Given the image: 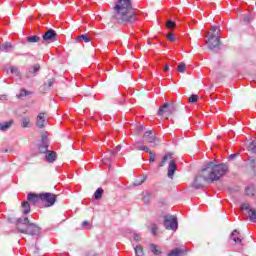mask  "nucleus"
I'll list each match as a JSON object with an SVG mask.
<instances>
[{
  "label": "nucleus",
  "mask_w": 256,
  "mask_h": 256,
  "mask_svg": "<svg viewBox=\"0 0 256 256\" xmlns=\"http://www.w3.org/2000/svg\"><path fill=\"white\" fill-rule=\"evenodd\" d=\"M229 173V166L225 163L215 164V162H209L204 169H202L201 175L196 176L192 187L194 189H203V181L207 183H215L222 177H225Z\"/></svg>",
  "instance_id": "obj_1"
},
{
  "label": "nucleus",
  "mask_w": 256,
  "mask_h": 256,
  "mask_svg": "<svg viewBox=\"0 0 256 256\" xmlns=\"http://www.w3.org/2000/svg\"><path fill=\"white\" fill-rule=\"evenodd\" d=\"M112 18L117 23L129 25L135 23L137 18L133 12V2L131 0H118L112 11Z\"/></svg>",
  "instance_id": "obj_2"
},
{
  "label": "nucleus",
  "mask_w": 256,
  "mask_h": 256,
  "mask_svg": "<svg viewBox=\"0 0 256 256\" xmlns=\"http://www.w3.org/2000/svg\"><path fill=\"white\" fill-rule=\"evenodd\" d=\"M16 229L19 233H24V235H39L41 231V228L37 224L31 223L29 218L18 219Z\"/></svg>",
  "instance_id": "obj_3"
},
{
  "label": "nucleus",
  "mask_w": 256,
  "mask_h": 256,
  "mask_svg": "<svg viewBox=\"0 0 256 256\" xmlns=\"http://www.w3.org/2000/svg\"><path fill=\"white\" fill-rule=\"evenodd\" d=\"M178 107V104H170L169 102H165L158 109V115L160 117H165V119H168V117H173V115H175V111H177Z\"/></svg>",
  "instance_id": "obj_4"
},
{
  "label": "nucleus",
  "mask_w": 256,
  "mask_h": 256,
  "mask_svg": "<svg viewBox=\"0 0 256 256\" xmlns=\"http://www.w3.org/2000/svg\"><path fill=\"white\" fill-rule=\"evenodd\" d=\"M206 44H208V49H210V51H215V49H219V47H221V36L219 32L210 33Z\"/></svg>",
  "instance_id": "obj_5"
},
{
  "label": "nucleus",
  "mask_w": 256,
  "mask_h": 256,
  "mask_svg": "<svg viewBox=\"0 0 256 256\" xmlns=\"http://www.w3.org/2000/svg\"><path fill=\"white\" fill-rule=\"evenodd\" d=\"M164 227L167 229V231H177V229H179L177 216H164Z\"/></svg>",
  "instance_id": "obj_6"
},
{
  "label": "nucleus",
  "mask_w": 256,
  "mask_h": 256,
  "mask_svg": "<svg viewBox=\"0 0 256 256\" xmlns=\"http://www.w3.org/2000/svg\"><path fill=\"white\" fill-rule=\"evenodd\" d=\"M41 201L42 203H45V207H53L57 202V195L53 193H42Z\"/></svg>",
  "instance_id": "obj_7"
},
{
  "label": "nucleus",
  "mask_w": 256,
  "mask_h": 256,
  "mask_svg": "<svg viewBox=\"0 0 256 256\" xmlns=\"http://www.w3.org/2000/svg\"><path fill=\"white\" fill-rule=\"evenodd\" d=\"M144 141L150 144L151 147H157L160 143L159 138L155 137L153 131L148 130L143 135Z\"/></svg>",
  "instance_id": "obj_8"
},
{
  "label": "nucleus",
  "mask_w": 256,
  "mask_h": 256,
  "mask_svg": "<svg viewBox=\"0 0 256 256\" xmlns=\"http://www.w3.org/2000/svg\"><path fill=\"white\" fill-rule=\"evenodd\" d=\"M242 209L244 211H248V217L250 221H252L253 223H256V210L251 208V206L247 203L242 204Z\"/></svg>",
  "instance_id": "obj_9"
},
{
  "label": "nucleus",
  "mask_w": 256,
  "mask_h": 256,
  "mask_svg": "<svg viewBox=\"0 0 256 256\" xmlns=\"http://www.w3.org/2000/svg\"><path fill=\"white\" fill-rule=\"evenodd\" d=\"M43 41H53L57 39V32L53 29H49L45 32V34L42 36Z\"/></svg>",
  "instance_id": "obj_10"
},
{
  "label": "nucleus",
  "mask_w": 256,
  "mask_h": 256,
  "mask_svg": "<svg viewBox=\"0 0 256 256\" xmlns=\"http://www.w3.org/2000/svg\"><path fill=\"white\" fill-rule=\"evenodd\" d=\"M175 171H177V164L175 163V160H172L169 162V165H168L167 176L169 179H173V176L175 175Z\"/></svg>",
  "instance_id": "obj_11"
},
{
  "label": "nucleus",
  "mask_w": 256,
  "mask_h": 256,
  "mask_svg": "<svg viewBox=\"0 0 256 256\" xmlns=\"http://www.w3.org/2000/svg\"><path fill=\"white\" fill-rule=\"evenodd\" d=\"M28 202L32 205H37L41 201V194L29 193L27 196Z\"/></svg>",
  "instance_id": "obj_12"
},
{
  "label": "nucleus",
  "mask_w": 256,
  "mask_h": 256,
  "mask_svg": "<svg viewBox=\"0 0 256 256\" xmlns=\"http://www.w3.org/2000/svg\"><path fill=\"white\" fill-rule=\"evenodd\" d=\"M36 127L43 129L45 127V112H40L36 117Z\"/></svg>",
  "instance_id": "obj_13"
},
{
  "label": "nucleus",
  "mask_w": 256,
  "mask_h": 256,
  "mask_svg": "<svg viewBox=\"0 0 256 256\" xmlns=\"http://www.w3.org/2000/svg\"><path fill=\"white\" fill-rule=\"evenodd\" d=\"M41 69V65L36 64L34 66H31L26 73L27 79H31V77H35V73H37Z\"/></svg>",
  "instance_id": "obj_14"
},
{
  "label": "nucleus",
  "mask_w": 256,
  "mask_h": 256,
  "mask_svg": "<svg viewBox=\"0 0 256 256\" xmlns=\"http://www.w3.org/2000/svg\"><path fill=\"white\" fill-rule=\"evenodd\" d=\"M185 255H187V251L181 248H175L168 254V256H185Z\"/></svg>",
  "instance_id": "obj_15"
},
{
  "label": "nucleus",
  "mask_w": 256,
  "mask_h": 256,
  "mask_svg": "<svg viewBox=\"0 0 256 256\" xmlns=\"http://www.w3.org/2000/svg\"><path fill=\"white\" fill-rule=\"evenodd\" d=\"M49 147V144L47 142V135H42V145L39 147L40 153H45L47 151V148Z\"/></svg>",
  "instance_id": "obj_16"
},
{
  "label": "nucleus",
  "mask_w": 256,
  "mask_h": 256,
  "mask_svg": "<svg viewBox=\"0 0 256 256\" xmlns=\"http://www.w3.org/2000/svg\"><path fill=\"white\" fill-rule=\"evenodd\" d=\"M46 160L48 163H55L57 161V152L55 151H48L46 154Z\"/></svg>",
  "instance_id": "obj_17"
},
{
  "label": "nucleus",
  "mask_w": 256,
  "mask_h": 256,
  "mask_svg": "<svg viewBox=\"0 0 256 256\" xmlns=\"http://www.w3.org/2000/svg\"><path fill=\"white\" fill-rule=\"evenodd\" d=\"M20 123H21V128L22 129H27V128L31 127V118L22 117Z\"/></svg>",
  "instance_id": "obj_18"
},
{
  "label": "nucleus",
  "mask_w": 256,
  "mask_h": 256,
  "mask_svg": "<svg viewBox=\"0 0 256 256\" xmlns=\"http://www.w3.org/2000/svg\"><path fill=\"white\" fill-rule=\"evenodd\" d=\"M29 95H33V92L26 89H21L20 93L16 95V99H23V97H29Z\"/></svg>",
  "instance_id": "obj_19"
},
{
  "label": "nucleus",
  "mask_w": 256,
  "mask_h": 256,
  "mask_svg": "<svg viewBox=\"0 0 256 256\" xmlns=\"http://www.w3.org/2000/svg\"><path fill=\"white\" fill-rule=\"evenodd\" d=\"M22 208H23V214L24 215H29V213H31V204H30V202H27V201H25V202H23L22 203Z\"/></svg>",
  "instance_id": "obj_20"
},
{
  "label": "nucleus",
  "mask_w": 256,
  "mask_h": 256,
  "mask_svg": "<svg viewBox=\"0 0 256 256\" xmlns=\"http://www.w3.org/2000/svg\"><path fill=\"white\" fill-rule=\"evenodd\" d=\"M81 39H82V41H84V43H90L91 42V38H89V36H87V34H82V35L78 36L76 38V43H79Z\"/></svg>",
  "instance_id": "obj_21"
},
{
  "label": "nucleus",
  "mask_w": 256,
  "mask_h": 256,
  "mask_svg": "<svg viewBox=\"0 0 256 256\" xmlns=\"http://www.w3.org/2000/svg\"><path fill=\"white\" fill-rule=\"evenodd\" d=\"M13 125L12 120L4 123H0V131H7Z\"/></svg>",
  "instance_id": "obj_22"
},
{
  "label": "nucleus",
  "mask_w": 256,
  "mask_h": 256,
  "mask_svg": "<svg viewBox=\"0 0 256 256\" xmlns=\"http://www.w3.org/2000/svg\"><path fill=\"white\" fill-rule=\"evenodd\" d=\"M39 41H41V37L37 35L29 36L27 38V43H39Z\"/></svg>",
  "instance_id": "obj_23"
},
{
  "label": "nucleus",
  "mask_w": 256,
  "mask_h": 256,
  "mask_svg": "<svg viewBox=\"0 0 256 256\" xmlns=\"http://www.w3.org/2000/svg\"><path fill=\"white\" fill-rule=\"evenodd\" d=\"M54 83H55V78H52V79L47 80V84L44 83V85H43L44 91H49V88H50L52 85H54ZM47 85H48V86H47Z\"/></svg>",
  "instance_id": "obj_24"
},
{
  "label": "nucleus",
  "mask_w": 256,
  "mask_h": 256,
  "mask_svg": "<svg viewBox=\"0 0 256 256\" xmlns=\"http://www.w3.org/2000/svg\"><path fill=\"white\" fill-rule=\"evenodd\" d=\"M237 235H239V231H237V230H234L233 232H232V241H234V243H241V241H242V239L241 238H239V237H237Z\"/></svg>",
  "instance_id": "obj_25"
},
{
  "label": "nucleus",
  "mask_w": 256,
  "mask_h": 256,
  "mask_svg": "<svg viewBox=\"0 0 256 256\" xmlns=\"http://www.w3.org/2000/svg\"><path fill=\"white\" fill-rule=\"evenodd\" d=\"M187 70V64L185 62H181L178 67H177V71L178 73H183L184 71Z\"/></svg>",
  "instance_id": "obj_26"
},
{
  "label": "nucleus",
  "mask_w": 256,
  "mask_h": 256,
  "mask_svg": "<svg viewBox=\"0 0 256 256\" xmlns=\"http://www.w3.org/2000/svg\"><path fill=\"white\" fill-rule=\"evenodd\" d=\"M199 101V95L193 94L188 98V103H197Z\"/></svg>",
  "instance_id": "obj_27"
},
{
  "label": "nucleus",
  "mask_w": 256,
  "mask_h": 256,
  "mask_svg": "<svg viewBox=\"0 0 256 256\" xmlns=\"http://www.w3.org/2000/svg\"><path fill=\"white\" fill-rule=\"evenodd\" d=\"M95 199H101L103 197V188H98L94 193Z\"/></svg>",
  "instance_id": "obj_28"
},
{
  "label": "nucleus",
  "mask_w": 256,
  "mask_h": 256,
  "mask_svg": "<svg viewBox=\"0 0 256 256\" xmlns=\"http://www.w3.org/2000/svg\"><path fill=\"white\" fill-rule=\"evenodd\" d=\"M150 247H151L152 253H154L155 255H161V250H159L157 245L151 244Z\"/></svg>",
  "instance_id": "obj_29"
},
{
  "label": "nucleus",
  "mask_w": 256,
  "mask_h": 256,
  "mask_svg": "<svg viewBox=\"0 0 256 256\" xmlns=\"http://www.w3.org/2000/svg\"><path fill=\"white\" fill-rule=\"evenodd\" d=\"M169 157L171 158V154H166L163 158L162 161L159 164V167H165V163L169 160Z\"/></svg>",
  "instance_id": "obj_30"
},
{
  "label": "nucleus",
  "mask_w": 256,
  "mask_h": 256,
  "mask_svg": "<svg viewBox=\"0 0 256 256\" xmlns=\"http://www.w3.org/2000/svg\"><path fill=\"white\" fill-rule=\"evenodd\" d=\"M135 254L136 256H143V248L141 246H136L135 248Z\"/></svg>",
  "instance_id": "obj_31"
},
{
  "label": "nucleus",
  "mask_w": 256,
  "mask_h": 256,
  "mask_svg": "<svg viewBox=\"0 0 256 256\" xmlns=\"http://www.w3.org/2000/svg\"><path fill=\"white\" fill-rule=\"evenodd\" d=\"M176 25H177V24H176L175 22L171 21V20H168V21L166 22V27H167V29H174V27H175Z\"/></svg>",
  "instance_id": "obj_32"
},
{
  "label": "nucleus",
  "mask_w": 256,
  "mask_h": 256,
  "mask_svg": "<svg viewBox=\"0 0 256 256\" xmlns=\"http://www.w3.org/2000/svg\"><path fill=\"white\" fill-rule=\"evenodd\" d=\"M134 131L137 135H141L143 133V125L139 124L138 126H136Z\"/></svg>",
  "instance_id": "obj_33"
},
{
  "label": "nucleus",
  "mask_w": 256,
  "mask_h": 256,
  "mask_svg": "<svg viewBox=\"0 0 256 256\" xmlns=\"http://www.w3.org/2000/svg\"><path fill=\"white\" fill-rule=\"evenodd\" d=\"M248 149L253 153H256V141H253L249 144Z\"/></svg>",
  "instance_id": "obj_34"
},
{
  "label": "nucleus",
  "mask_w": 256,
  "mask_h": 256,
  "mask_svg": "<svg viewBox=\"0 0 256 256\" xmlns=\"http://www.w3.org/2000/svg\"><path fill=\"white\" fill-rule=\"evenodd\" d=\"M10 71H11V73H13L14 75H17V77H20V76H21V72L19 71V68L12 67V68H10Z\"/></svg>",
  "instance_id": "obj_35"
},
{
  "label": "nucleus",
  "mask_w": 256,
  "mask_h": 256,
  "mask_svg": "<svg viewBox=\"0 0 256 256\" xmlns=\"http://www.w3.org/2000/svg\"><path fill=\"white\" fill-rule=\"evenodd\" d=\"M246 195H248L249 197H253V195H255V189L246 188Z\"/></svg>",
  "instance_id": "obj_36"
},
{
  "label": "nucleus",
  "mask_w": 256,
  "mask_h": 256,
  "mask_svg": "<svg viewBox=\"0 0 256 256\" xmlns=\"http://www.w3.org/2000/svg\"><path fill=\"white\" fill-rule=\"evenodd\" d=\"M138 151H145L146 153H151V149L147 146H139Z\"/></svg>",
  "instance_id": "obj_37"
},
{
  "label": "nucleus",
  "mask_w": 256,
  "mask_h": 256,
  "mask_svg": "<svg viewBox=\"0 0 256 256\" xmlns=\"http://www.w3.org/2000/svg\"><path fill=\"white\" fill-rule=\"evenodd\" d=\"M149 154V161L150 163H155L156 155L152 151Z\"/></svg>",
  "instance_id": "obj_38"
},
{
  "label": "nucleus",
  "mask_w": 256,
  "mask_h": 256,
  "mask_svg": "<svg viewBox=\"0 0 256 256\" xmlns=\"http://www.w3.org/2000/svg\"><path fill=\"white\" fill-rule=\"evenodd\" d=\"M250 167L253 169L254 174L256 175V159L250 161Z\"/></svg>",
  "instance_id": "obj_39"
},
{
  "label": "nucleus",
  "mask_w": 256,
  "mask_h": 256,
  "mask_svg": "<svg viewBox=\"0 0 256 256\" xmlns=\"http://www.w3.org/2000/svg\"><path fill=\"white\" fill-rule=\"evenodd\" d=\"M151 232L153 235H157V224H152Z\"/></svg>",
  "instance_id": "obj_40"
},
{
  "label": "nucleus",
  "mask_w": 256,
  "mask_h": 256,
  "mask_svg": "<svg viewBox=\"0 0 256 256\" xmlns=\"http://www.w3.org/2000/svg\"><path fill=\"white\" fill-rule=\"evenodd\" d=\"M167 39H168L169 41H171V42L175 41V34L169 33V34L167 35Z\"/></svg>",
  "instance_id": "obj_41"
},
{
  "label": "nucleus",
  "mask_w": 256,
  "mask_h": 256,
  "mask_svg": "<svg viewBox=\"0 0 256 256\" xmlns=\"http://www.w3.org/2000/svg\"><path fill=\"white\" fill-rule=\"evenodd\" d=\"M11 47H13V46H11V44H9V43H5L2 45V49H11Z\"/></svg>",
  "instance_id": "obj_42"
},
{
  "label": "nucleus",
  "mask_w": 256,
  "mask_h": 256,
  "mask_svg": "<svg viewBox=\"0 0 256 256\" xmlns=\"http://www.w3.org/2000/svg\"><path fill=\"white\" fill-rule=\"evenodd\" d=\"M251 15H248V16H245L244 17V21H245V23H249L250 21H251Z\"/></svg>",
  "instance_id": "obj_43"
},
{
  "label": "nucleus",
  "mask_w": 256,
  "mask_h": 256,
  "mask_svg": "<svg viewBox=\"0 0 256 256\" xmlns=\"http://www.w3.org/2000/svg\"><path fill=\"white\" fill-rule=\"evenodd\" d=\"M211 29H212L211 33H219V31H217V26H212Z\"/></svg>",
  "instance_id": "obj_44"
},
{
  "label": "nucleus",
  "mask_w": 256,
  "mask_h": 256,
  "mask_svg": "<svg viewBox=\"0 0 256 256\" xmlns=\"http://www.w3.org/2000/svg\"><path fill=\"white\" fill-rule=\"evenodd\" d=\"M115 151L116 153H119V151H121V145L116 146Z\"/></svg>",
  "instance_id": "obj_45"
},
{
  "label": "nucleus",
  "mask_w": 256,
  "mask_h": 256,
  "mask_svg": "<svg viewBox=\"0 0 256 256\" xmlns=\"http://www.w3.org/2000/svg\"><path fill=\"white\" fill-rule=\"evenodd\" d=\"M87 225H89V221H83L82 222V227H87Z\"/></svg>",
  "instance_id": "obj_46"
},
{
  "label": "nucleus",
  "mask_w": 256,
  "mask_h": 256,
  "mask_svg": "<svg viewBox=\"0 0 256 256\" xmlns=\"http://www.w3.org/2000/svg\"><path fill=\"white\" fill-rule=\"evenodd\" d=\"M164 71H169V65L166 64V65L164 66Z\"/></svg>",
  "instance_id": "obj_47"
},
{
  "label": "nucleus",
  "mask_w": 256,
  "mask_h": 256,
  "mask_svg": "<svg viewBox=\"0 0 256 256\" xmlns=\"http://www.w3.org/2000/svg\"><path fill=\"white\" fill-rule=\"evenodd\" d=\"M134 240H135V241H139V236L135 235V236H134Z\"/></svg>",
  "instance_id": "obj_48"
},
{
  "label": "nucleus",
  "mask_w": 256,
  "mask_h": 256,
  "mask_svg": "<svg viewBox=\"0 0 256 256\" xmlns=\"http://www.w3.org/2000/svg\"><path fill=\"white\" fill-rule=\"evenodd\" d=\"M234 157H236V154H232L231 155V158L234 159Z\"/></svg>",
  "instance_id": "obj_49"
}]
</instances>
